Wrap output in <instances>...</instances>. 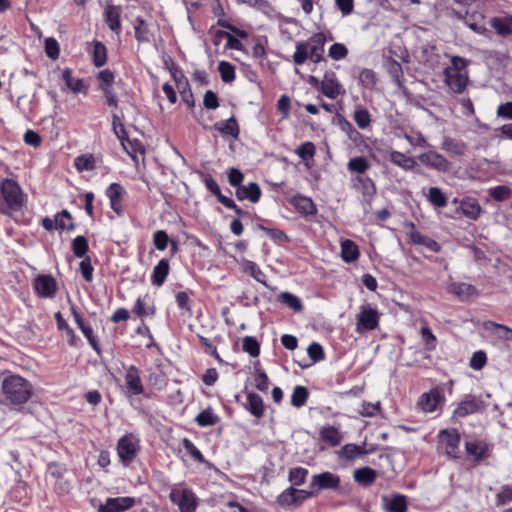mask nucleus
<instances>
[{
    "label": "nucleus",
    "mask_w": 512,
    "mask_h": 512,
    "mask_svg": "<svg viewBox=\"0 0 512 512\" xmlns=\"http://www.w3.org/2000/svg\"><path fill=\"white\" fill-rule=\"evenodd\" d=\"M340 477L329 471L314 474L310 481V490L316 491V496L322 490H337L340 487Z\"/></svg>",
    "instance_id": "obj_10"
},
{
    "label": "nucleus",
    "mask_w": 512,
    "mask_h": 512,
    "mask_svg": "<svg viewBox=\"0 0 512 512\" xmlns=\"http://www.w3.org/2000/svg\"><path fill=\"white\" fill-rule=\"evenodd\" d=\"M384 66L388 74L391 76L393 82H395L398 86H401L403 78V69L401 64L392 57H387L384 60Z\"/></svg>",
    "instance_id": "obj_37"
},
{
    "label": "nucleus",
    "mask_w": 512,
    "mask_h": 512,
    "mask_svg": "<svg viewBox=\"0 0 512 512\" xmlns=\"http://www.w3.org/2000/svg\"><path fill=\"white\" fill-rule=\"evenodd\" d=\"M428 201L436 208H444L448 204L446 195L438 187H431L427 195Z\"/></svg>",
    "instance_id": "obj_47"
},
{
    "label": "nucleus",
    "mask_w": 512,
    "mask_h": 512,
    "mask_svg": "<svg viewBox=\"0 0 512 512\" xmlns=\"http://www.w3.org/2000/svg\"><path fill=\"white\" fill-rule=\"evenodd\" d=\"M126 395H140L144 392V386L140 377V370L135 365L126 368L125 373Z\"/></svg>",
    "instance_id": "obj_18"
},
{
    "label": "nucleus",
    "mask_w": 512,
    "mask_h": 512,
    "mask_svg": "<svg viewBox=\"0 0 512 512\" xmlns=\"http://www.w3.org/2000/svg\"><path fill=\"white\" fill-rule=\"evenodd\" d=\"M359 81L366 89H374L377 84L376 73L372 69L364 68L360 72Z\"/></svg>",
    "instance_id": "obj_55"
},
{
    "label": "nucleus",
    "mask_w": 512,
    "mask_h": 512,
    "mask_svg": "<svg viewBox=\"0 0 512 512\" xmlns=\"http://www.w3.org/2000/svg\"><path fill=\"white\" fill-rule=\"evenodd\" d=\"M496 499L498 505H505L512 501V486L503 485L497 493Z\"/></svg>",
    "instance_id": "obj_64"
},
{
    "label": "nucleus",
    "mask_w": 512,
    "mask_h": 512,
    "mask_svg": "<svg viewBox=\"0 0 512 512\" xmlns=\"http://www.w3.org/2000/svg\"><path fill=\"white\" fill-rule=\"evenodd\" d=\"M309 397V392L306 387L297 385L291 395V404L296 408L304 406Z\"/></svg>",
    "instance_id": "obj_49"
},
{
    "label": "nucleus",
    "mask_w": 512,
    "mask_h": 512,
    "mask_svg": "<svg viewBox=\"0 0 512 512\" xmlns=\"http://www.w3.org/2000/svg\"><path fill=\"white\" fill-rule=\"evenodd\" d=\"M320 91L330 99H336L338 96L345 94V89L333 71L325 72L324 77L321 80Z\"/></svg>",
    "instance_id": "obj_14"
},
{
    "label": "nucleus",
    "mask_w": 512,
    "mask_h": 512,
    "mask_svg": "<svg viewBox=\"0 0 512 512\" xmlns=\"http://www.w3.org/2000/svg\"><path fill=\"white\" fill-rule=\"evenodd\" d=\"M460 209L464 216L476 220L481 213V207L476 199L467 197L460 202Z\"/></svg>",
    "instance_id": "obj_34"
},
{
    "label": "nucleus",
    "mask_w": 512,
    "mask_h": 512,
    "mask_svg": "<svg viewBox=\"0 0 512 512\" xmlns=\"http://www.w3.org/2000/svg\"><path fill=\"white\" fill-rule=\"evenodd\" d=\"M236 196L239 200L249 199L256 203V183L250 182L247 186H238Z\"/></svg>",
    "instance_id": "obj_52"
},
{
    "label": "nucleus",
    "mask_w": 512,
    "mask_h": 512,
    "mask_svg": "<svg viewBox=\"0 0 512 512\" xmlns=\"http://www.w3.org/2000/svg\"><path fill=\"white\" fill-rule=\"evenodd\" d=\"M153 243L157 250L163 251L167 248L169 237L165 230H157L153 234Z\"/></svg>",
    "instance_id": "obj_61"
},
{
    "label": "nucleus",
    "mask_w": 512,
    "mask_h": 512,
    "mask_svg": "<svg viewBox=\"0 0 512 512\" xmlns=\"http://www.w3.org/2000/svg\"><path fill=\"white\" fill-rule=\"evenodd\" d=\"M377 477V472L370 467H362L354 470L353 478L354 480L363 485L369 486L374 483Z\"/></svg>",
    "instance_id": "obj_36"
},
{
    "label": "nucleus",
    "mask_w": 512,
    "mask_h": 512,
    "mask_svg": "<svg viewBox=\"0 0 512 512\" xmlns=\"http://www.w3.org/2000/svg\"><path fill=\"white\" fill-rule=\"evenodd\" d=\"M215 37L218 41H220L223 38H226V40H227L226 47L229 49H234V50H242L243 49V45H242L240 39H238L237 37H235L234 35H232L229 32L219 30L216 32Z\"/></svg>",
    "instance_id": "obj_57"
},
{
    "label": "nucleus",
    "mask_w": 512,
    "mask_h": 512,
    "mask_svg": "<svg viewBox=\"0 0 512 512\" xmlns=\"http://www.w3.org/2000/svg\"><path fill=\"white\" fill-rule=\"evenodd\" d=\"M439 441L444 446L446 454L457 459L459 455L460 434L456 429H445L439 432Z\"/></svg>",
    "instance_id": "obj_12"
},
{
    "label": "nucleus",
    "mask_w": 512,
    "mask_h": 512,
    "mask_svg": "<svg viewBox=\"0 0 512 512\" xmlns=\"http://www.w3.org/2000/svg\"><path fill=\"white\" fill-rule=\"evenodd\" d=\"M389 160L405 171L413 170L417 166V162L414 158L408 157L404 153L396 150H392L389 153Z\"/></svg>",
    "instance_id": "obj_31"
},
{
    "label": "nucleus",
    "mask_w": 512,
    "mask_h": 512,
    "mask_svg": "<svg viewBox=\"0 0 512 512\" xmlns=\"http://www.w3.org/2000/svg\"><path fill=\"white\" fill-rule=\"evenodd\" d=\"M326 37L322 32L312 35L307 41L296 43V50L293 54V61L296 65H302L307 59L314 63L324 60V46Z\"/></svg>",
    "instance_id": "obj_3"
},
{
    "label": "nucleus",
    "mask_w": 512,
    "mask_h": 512,
    "mask_svg": "<svg viewBox=\"0 0 512 512\" xmlns=\"http://www.w3.org/2000/svg\"><path fill=\"white\" fill-rule=\"evenodd\" d=\"M34 293L45 299H53L56 295L58 286L56 279L50 274H40L32 282Z\"/></svg>",
    "instance_id": "obj_9"
},
{
    "label": "nucleus",
    "mask_w": 512,
    "mask_h": 512,
    "mask_svg": "<svg viewBox=\"0 0 512 512\" xmlns=\"http://www.w3.org/2000/svg\"><path fill=\"white\" fill-rule=\"evenodd\" d=\"M308 474V469L304 467H293L288 472V481L291 483V486L296 488L306 482Z\"/></svg>",
    "instance_id": "obj_45"
},
{
    "label": "nucleus",
    "mask_w": 512,
    "mask_h": 512,
    "mask_svg": "<svg viewBox=\"0 0 512 512\" xmlns=\"http://www.w3.org/2000/svg\"><path fill=\"white\" fill-rule=\"evenodd\" d=\"M28 196L17 181L5 178L0 181V212L17 223H27Z\"/></svg>",
    "instance_id": "obj_1"
},
{
    "label": "nucleus",
    "mask_w": 512,
    "mask_h": 512,
    "mask_svg": "<svg viewBox=\"0 0 512 512\" xmlns=\"http://www.w3.org/2000/svg\"><path fill=\"white\" fill-rule=\"evenodd\" d=\"M487 194L495 201L502 202L512 197V189L505 185H499L489 188Z\"/></svg>",
    "instance_id": "obj_48"
},
{
    "label": "nucleus",
    "mask_w": 512,
    "mask_h": 512,
    "mask_svg": "<svg viewBox=\"0 0 512 512\" xmlns=\"http://www.w3.org/2000/svg\"><path fill=\"white\" fill-rule=\"evenodd\" d=\"M408 227L410 228V232L408 233L410 241L413 244L417 245H423L427 249H429L432 252L438 253L441 250L440 244L435 241L434 239L430 238L427 235L422 234L415 228V224L410 222L408 224Z\"/></svg>",
    "instance_id": "obj_20"
},
{
    "label": "nucleus",
    "mask_w": 512,
    "mask_h": 512,
    "mask_svg": "<svg viewBox=\"0 0 512 512\" xmlns=\"http://www.w3.org/2000/svg\"><path fill=\"white\" fill-rule=\"evenodd\" d=\"M289 203L304 217L317 214V207L311 198L297 194L288 198Z\"/></svg>",
    "instance_id": "obj_19"
},
{
    "label": "nucleus",
    "mask_w": 512,
    "mask_h": 512,
    "mask_svg": "<svg viewBox=\"0 0 512 512\" xmlns=\"http://www.w3.org/2000/svg\"><path fill=\"white\" fill-rule=\"evenodd\" d=\"M353 119L356 122L357 126L365 130L370 127L371 124V115L369 111L365 108L358 107L353 113Z\"/></svg>",
    "instance_id": "obj_50"
},
{
    "label": "nucleus",
    "mask_w": 512,
    "mask_h": 512,
    "mask_svg": "<svg viewBox=\"0 0 512 512\" xmlns=\"http://www.w3.org/2000/svg\"><path fill=\"white\" fill-rule=\"evenodd\" d=\"M169 271V261L165 258L161 259L153 268V272L150 279L151 284L157 287L162 286L166 281Z\"/></svg>",
    "instance_id": "obj_29"
},
{
    "label": "nucleus",
    "mask_w": 512,
    "mask_h": 512,
    "mask_svg": "<svg viewBox=\"0 0 512 512\" xmlns=\"http://www.w3.org/2000/svg\"><path fill=\"white\" fill-rule=\"evenodd\" d=\"M127 195L126 189L118 182L111 183L105 189V196L109 199L110 208L118 215L124 213L123 200Z\"/></svg>",
    "instance_id": "obj_11"
},
{
    "label": "nucleus",
    "mask_w": 512,
    "mask_h": 512,
    "mask_svg": "<svg viewBox=\"0 0 512 512\" xmlns=\"http://www.w3.org/2000/svg\"><path fill=\"white\" fill-rule=\"evenodd\" d=\"M135 38L140 43H148L150 42L151 34L148 27L147 22L141 18L137 17L133 24Z\"/></svg>",
    "instance_id": "obj_38"
},
{
    "label": "nucleus",
    "mask_w": 512,
    "mask_h": 512,
    "mask_svg": "<svg viewBox=\"0 0 512 512\" xmlns=\"http://www.w3.org/2000/svg\"><path fill=\"white\" fill-rule=\"evenodd\" d=\"M483 401L480 397L472 394L465 395L463 400L458 404L453 412L455 417L464 418L470 414L477 413L484 408Z\"/></svg>",
    "instance_id": "obj_15"
},
{
    "label": "nucleus",
    "mask_w": 512,
    "mask_h": 512,
    "mask_svg": "<svg viewBox=\"0 0 512 512\" xmlns=\"http://www.w3.org/2000/svg\"><path fill=\"white\" fill-rule=\"evenodd\" d=\"M448 292L457 296L461 301H467L477 295V289L465 282H453L448 286Z\"/></svg>",
    "instance_id": "obj_25"
},
{
    "label": "nucleus",
    "mask_w": 512,
    "mask_h": 512,
    "mask_svg": "<svg viewBox=\"0 0 512 512\" xmlns=\"http://www.w3.org/2000/svg\"><path fill=\"white\" fill-rule=\"evenodd\" d=\"M74 166L78 172L93 171L96 169V159L93 154H82L74 159Z\"/></svg>",
    "instance_id": "obj_40"
},
{
    "label": "nucleus",
    "mask_w": 512,
    "mask_h": 512,
    "mask_svg": "<svg viewBox=\"0 0 512 512\" xmlns=\"http://www.w3.org/2000/svg\"><path fill=\"white\" fill-rule=\"evenodd\" d=\"M417 159L425 166L435 169L439 172H448L450 162L442 154L435 151H428L418 155Z\"/></svg>",
    "instance_id": "obj_16"
},
{
    "label": "nucleus",
    "mask_w": 512,
    "mask_h": 512,
    "mask_svg": "<svg viewBox=\"0 0 512 512\" xmlns=\"http://www.w3.org/2000/svg\"><path fill=\"white\" fill-rule=\"evenodd\" d=\"M320 437L323 441L329 443L331 446H337L342 441L340 431L334 426H326L321 428Z\"/></svg>",
    "instance_id": "obj_42"
},
{
    "label": "nucleus",
    "mask_w": 512,
    "mask_h": 512,
    "mask_svg": "<svg viewBox=\"0 0 512 512\" xmlns=\"http://www.w3.org/2000/svg\"><path fill=\"white\" fill-rule=\"evenodd\" d=\"M139 450L140 439L132 433L123 435L117 442V454L124 466H129L134 461Z\"/></svg>",
    "instance_id": "obj_6"
},
{
    "label": "nucleus",
    "mask_w": 512,
    "mask_h": 512,
    "mask_svg": "<svg viewBox=\"0 0 512 512\" xmlns=\"http://www.w3.org/2000/svg\"><path fill=\"white\" fill-rule=\"evenodd\" d=\"M277 300L278 302L286 305L296 313H300L303 311V304L301 299L290 292H281L277 296Z\"/></svg>",
    "instance_id": "obj_39"
},
{
    "label": "nucleus",
    "mask_w": 512,
    "mask_h": 512,
    "mask_svg": "<svg viewBox=\"0 0 512 512\" xmlns=\"http://www.w3.org/2000/svg\"><path fill=\"white\" fill-rule=\"evenodd\" d=\"M218 71L223 82L228 83L235 79V69L232 64L221 61L218 65Z\"/></svg>",
    "instance_id": "obj_59"
},
{
    "label": "nucleus",
    "mask_w": 512,
    "mask_h": 512,
    "mask_svg": "<svg viewBox=\"0 0 512 512\" xmlns=\"http://www.w3.org/2000/svg\"><path fill=\"white\" fill-rule=\"evenodd\" d=\"M341 256L346 263H352L358 260L360 252L357 244L350 239L343 240L341 242Z\"/></svg>",
    "instance_id": "obj_33"
},
{
    "label": "nucleus",
    "mask_w": 512,
    "mask_h": 512,
    "mask_svg": "<svg viewBox=\"0 0 512 512\" xmlns=\"http://www.w3.org/2000/svg\"><path fill=\"white\" fill-rule=\"evenodd\" d=\"M45 53L52 60L58 59L60 48L56 39L49 37L45 40Z\"/></svg>",
    "instance_id": "obj_62"
},
{
    "label": "nucleus",
    "mask_w": 512,
    "mask_h": 512,
    "mask_svg": "<svg viewBox=\"0 0 512 512\" xmlns=\"http://www.w3.org/2000/svg\"><path fill=\"white\" fill-rule=\"evenodd\" d=\"M441 149L453 156H464L467 152V145L461 140L445 136L441 143Z\"/></svg>",
    "instance_id": "obj_28"
},
{
    "label": "nucleus",
    "mask_w": 512,
    "mask_h": 512,
    "mask_svg": "<svg viewBox=\"0 0 512 512\" xmlns=\"http://www.w3.org/2000/svg\"><path fill=\"white\" fill-rule=\"evenodd\" d=\"M92 61L95 67L100 68L107 62L106 46L100 41H94L92 51Z\"/></svg>",
    "instance_id": "obj_43"
},
{
    "label": "nucleus",
    "mask_w": 512,
    "mask_h": 512,
    "mask_svg": "<svg viewBox=\"0 0 512 512\" xmlns=\"http://www.w3.org/2000/svg\"><path fill=\"white\" fill-rule=\"evenodd\" d=\"M236 403L256 417V372L247 377L243 389L235 395Z\"/></svg>",
    "instance_id": "obj_5"
},
{
    "label": "nucleus",
    "mask_w": 512,
    "mask_h": 512,
    "mask_svg": "<svg viewBox=\"0 0 512 512\" xmlns=\"http://www.w3.org/2000/svg\"><path fill=\"white\" fill-rule=\"evenodd\" d=\"M182 446L186 453L199 463H204L205 458L201 451L195 446V444L188 438L182 440Z\"/></svg>",
    "instance_id": "obj_58"
},
{
    "label": "nucleus",
    "mask_w": 512,
    "mask_h": 512,
    "mask_svg": "<svg viewBox=\"0 0 512 512\" xmlns=\"http://www.w3.org/2000/svg\"><path fill=\"white\" fill-rule=\"evenodd\" d=\"M62 79L66 86L74 93H82L86 95L88 93V85L82 78H74L73 72L70 68H65L62 72Z\"/></svg>",
    "instance_id": "obj_23"
},
{
    "label": "nucleus",
    "mask_w": 512,
    "mask_h": 512,
    "mask_svg": "<svg viewBox=\"0 0 512 512\" xmlns=\"http://www.w3.org/2000/svg\"><path fill=\"white\" fill-rule=\"evenodd\" d=\"M483 328L495 333L500 339L512 341V329L504 324L488 320L483 323Z\"/></svg>",
    "instance_id": "obj_35"
},
{
    "label": "nucleus",
    "mask_w": 512,
    "mask_h": 512,
    "mask_svg": "<svg viewBox=\"0 0 512 512\" xmlns=\"http://www.w3.org/2000/svg\"><path fill=\"white\" fill-rule=\"evenodd\" d=\"M72 251L77 258L86 257L88 251V240L85 236L79 235L75 237L71 245Z\"/></svg>",
    "instance_id": "obj_51"
},
{
    "label": "nucleus",
    "mask_w": 512,
    "mask_h": 512,
    "mask_svg": "<svg viewBox=\"0 0 512 512\" xmlns=\"http://www.w3.org/2000/svg\"><path fill=\"white\" fill-rule=\"evenodd\" d=\"M341 454L348 460H354L360 456L366 455L367 451H365L362 446L350 443L342 447Z\"/></svg>",
    "instance_id": "obj_54"
},
{
    "label": "nucleus",
    "mask_w": 512,
    "mask_h": 512,
    "mask_svg": "<svg viewBox=\"0 0 512 512\" xmlns=\"http://www.w3.org/2000/svg\"><path fill=\"white\" fill-rule=\"evenodd\" d=\"M136 504V499L130 496L107 498L98 508V512H124Z\"/></svg>",
    "instance_id": "obj_17"
},
{
    "label": "nucleus",
    "mask_w": 512,
    "mask_h": 512,
    "mask_svg": "<svg viewBox=\"0 0 512 512\" xmlns=\"http://www.w3.org/2000/svg\"><path fill=\"white\" fill-rule=\"evenodd\" d=\"M378 324L379 314L377 310L372 308L370 305H362L357 316L356 332L364 334L365 332L376 329Z\"/></svg>",
    "instance_id": "obj_8"
},
{
    "label": "nucleus",
    "mask_w": 512,
    "mask_h": 512,
    "mask_svg": "<svg viewBox=\"0 0 512 512\" xmlns=\"http://www.w3.org/2000/svg\"><path fill=\"white\" fill-rule=\"evenodd\" d=\"M121 9L115 5H107L104 10V20L113 32L119 33L121 31Z\"/></svg>",
    "instance_id": "obj_27"
},
{
    "label": "nucleus",
    "mask_w": 512,
    "mask_h": 512,
    "mask_svg": "<svg viewBox=\"0 0 512 512\" xmlns=\"http://www.w3.org/2000/svg\"><path fill=\"white\" fill-rule=\"evenodd\" d=\"M444 401V389L440 386H436L430 391L423 393L417 404L424 412H434L438 405Z\"/></svg>",
    "instance_id": "obj_13"
},
{
    "label": "nucleus",
    "mask_w": 512,
    "mask_h": 512,
    "mask_svg": "<svg viewBox=\"0 0 512 512\" xmlns=\"http://www.w3.org/2000/svg\"><path fill=\"white\" fill-rule=\"evenodd\" d=\"M490 26L500 36H510L512 34V16L493 17L490 20Z\"/></svg>",
    "instance_id": "obj_32"
},
{
    "label": "nucleus",
    "mask_w": 512,
    "mask_h": 512,
    "mask_svg": "<svg viewBox=\"0 0 512 512\" xmlns=\"http://www.w3.org/2000/svg\"><path fill=\"white\" fill-rule=\"evenodd\" d=\"M465 451L468 456L473 457V460L478 463L489 456L490 447L483 440L468 441L465 443Z\"/></svg>",
    "instance_id": "obj_21"
},
{
    "label": "nucleus",
    "mask_w": 512,
    "mask_h": 512,
    "mask_svg": "<svg viewBox=\"0 0 512 512\" xmlns=\"http://www.w3.org/2000/svg\"><path fill=\"white\" fill-rule=\"evenodd\" d=\"M169 499L180 512H195L199 505V498L184 483L172 485Z\"/></svg>",
    "instance_id": "obj_4"
},
{
    "label": "nucleus",
    "mask_w": 512,
    "mask_h": 512,
    "mask_svg": "<svg viewBox=\"0 0 512 512\" xmlns=\"http://www.w3.org/2000/svg\"><path fill=\"white\" fill-rule=\"evenodd\" d=\"M444 81L446 85L454 92V93H462L466 86L468 78L464 76L462 73H458L456 71L444 70Z\"/></svg>",
    "instance_id": "obj_22"
},
{
    "label": "nucleus",
    "mask_w": 512,
    "mask_h": 512,
    "mask_svg": "<svg viewBox=\"0 0 512 512\" xmlns=\"http://www.w3.org/2000/svg\"><path fill=\"white\" fill-rule=\"evenodd\" d=\"M213 127L222 136H230L233 138H237L239 135V126L234 117H231L224 121H218L214 124Z\"/></svg>",
    "instance_id": "obj_30"
},
{
    "label": "nucleus",
    "mask_w": 512,
    "mask_h": 512,
    "mask_svg": "<svg viewBox=\"0 0 512 512\" xmlns=\"http://www.w3.org/2000/svg\"><path fill=\"white\" fill-rule=\"evenodd\" d=\"M258 229L262 230L267 237H269L277 244L290 241V238L286 235V233L278 228L266 227L262 224H258Z\"/></svg>",
    "instance_id": "obj_46"
},
{
    "label": "nucleus",
    "mask_w": 512,
    "mask_h": 512,
    "mask_svg": "<svg viewBox=\"0 0 512 512\" xmlns=\"http://www.w3.org/2000/svg\"><path fill=\"white\" fill-rule=\"evenodd\" d=\"M369 168H370L369 162L367 161L366 158H364L362 156L351 158L349 160V162L347 163V169L350 172H356L359 174H363Z\"/></svg>",
    "instance_id": "obj_53"
},
{
    "label": "nucleus",
    "mask_w": 512,
    "mask_h": 512,
    "mask_svg": "<svg viewBox=\"0 0 512 512\" xmlns=\"http://www.w3.org/2000/svg\"><path fill=\"white\" fill-rule=\"evenodd\" d=\"M195 421L200 427H208L215 425L219 421V417L211 407H207L196 416Z\"/></svg>",
    "instance_id": "obj_44"
},
{
    "label": "nucleus",
    "mask_w": 512,
    "mask_h": 512,
    "mask_svg": "<svg viewBox=\"0 0 512 512\" xmlns=\"http://www.w3.org/2000/svg\"><path fill=\"white\" fill-rule=\"evenodd\" d=\"M328 55L333 60L339 61L348 55L347 47L342 43H334L330 46Z\"/></svg>",
    "instance_id": "obj_60"
},
{
    "label": "nucleus",
    "mask_w": 512,
    "mask_h": 512,
    "mask_svg": "<svg viewBox=\"0 0 512 512\" xmlns=\"http://www.w3.org/2000/svg\"><path fill=\"white\" fill-rule=\"evenodd\" d=\"M382 501L386 512H407V498L404 495L383 496Z\"/></svg>",
    "instance_id": "obj_24"
},
{
    "label": "nucleus",
    "mask_w": 512,
    "mask_h": 512,
    "mask_svg": "<svg viewBox=\"0 0 512 512\" xmlns=\"http://www.w3.org/2000/svg\"><path fill=\"white\" fill-rule=\"evenodd\" d=\"M338 125L355 146L358 147L364 144V136L345 117L338 116Z\"/></svg>",
    "instance_id": "obj_26"
},
{
    "label": "nucleus",
    "mask_w": 512,
    "mask_h": 512,
    "mask_svg": "<svg viewBox=\"0 0 512 512\" xmlns=\"http://www.w3.org/2000/svg\"><path fill=\"white\" fill-rule=\"evenodd\" d=\"M1 393L4 402L11 405H22L32 397L33 386L22 376L9 374L2 380Z\"/></svg>",
    "instance_id": "obj_2"
},
{
    "label": "nucleus",
    "mask_w": 512,
    "mask_h": 512,
    "mask_svg": "<svg viewBox=\"0 0 512 512\" xmlns=\"http://www.w3.org/2000/svg\"><path fill=\"white\" fill-rule=\"evenodd\" d=\"M314 497H316V491L290 486L277 497V503L286 507H300L307 499Z\"/></svg>",
    "instance_id": "obj_7"
},
{
    "label": "nucleus",
    "mask_w": 512,
    "mask_h": 512,
    "mask_svg": "<svg viewBox=\"0 0 512 512\" xmlns=\"http://www.w3.org/2000/svg\"><path fill=\"white\" fill-rule=\"evenodd\" d=\"M486 362V353L482 350H479L473 353L469 365L474 370H481L486 365Z\"/></svg>",
    "instance_id": "obj_63"
},
{
    "label": "nucleus",
    "mask_w": 512,
    "mask_h": 512,
    "mask_svg": "<svg viewBox=\"0 0 512 512\" xmlns=\"http://www.w3.org/2000/svg\"><path fill=\"white\" fill-rule=\"evenodd\" d=\"M307 354H308L309 358L311 359V362L304 363V364L298 362V364L301 368H308L313 363L319 362L325 358V353H324L323 347L317 342H313L308 346Z\"/></svg>",
    "instance_id": "obj_41"
},
{
    "label": "nucleus",
    "mask_w": 512,
    "mask_h": 512,
    "mask_svg": "<svg viewBox=\"0 0 512 512\" xmlns=\"http://www.w3.org/2000/svg\"><path fill=\"white\" fill-rule=\"evenodd\" d=\"M97 80H98V89L100 91L104 90V89H108V88H112L113 87V83H114V80H115V75L114 73L109 70V69H104V70H101L98 74H97Z\"/></svg>",
    "instance_id": "obj_56"
}]
</instances>
